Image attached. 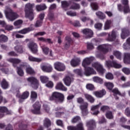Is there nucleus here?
<instances>
[{
	"instance_id": "nucleus-28",
	"label": "nucleus",
	"mask_w": 130,
	"mask_h": 130,
	"mask_svg": "<svg viewBox=\"0 0 130 130\" xmlns=\"http://www.w3.org/2000/svg\"><path fill=\"white\" fill-rule=\"evenodd\" d=\"M65 48L67 49L70 47L71 45V42H72V38L70 36H67L65 38Z\"/></svg>"
},
{
	"instance_id": "nucleus-41",
	"label": "nucleus",
	"mask_w": 130,
	"mask_h": 130,
	"mask_svg": "<svg viewBox=\"0 0 130 130\" xmlns=\"http://www.w3.org/2000/svg\"><path fill=\"white\" fill-rule=\"evenodd\" d=\"M111 23H112L111 20H107L104 26V29L108 30L110 29V25H111Z\"/></svg>"
},
{
	"instance_id": "nucleus-21",
	"label": "nucleus",
	"mask_w": 130,
	"mask_h": 130,
	"mask_svg": "<svg viewBox=\"0 0 130 130\" xmlns=\"http://www.w3.org/2000/svg\"><path fill=\"white\" fill-rule=\"evenodd\" d=\"M55 89L56 90H61V91H68V88L63 86V84L61 82H58L57 83L55 86Z\"/></svg>"
},
{
	"instance_id": "nucleus-62",
	"label": "nucleus",
	"mask_w": 130,
	"mask_h": 130,
	"mask_svg": "<svg viewBox=\"0 0 130 130\" xmlns=\"http://www.w3.org/2000/svg\"><path fill=\"white\" fill-rule=\"evenodd\" d=\"M46 34V32L44 31L39 32L35 34V36H43Z\"/></svg>"
},
{
	"instance_id": "nucleus-24",
	"label": "nucleus",
	"mask_w": 130,
	"mask_h": 130,
	"mask_svg": "<svg viewBox=\"0 0 130 130\" xmlns=\"http://www.w3.org/2000/svg\"><path fill=\"white\" fill-rule=\"evenodd\" d=\"M7 113V114H12V111H8V108L6 107L0 106V114H3L4 116V113Z\"/></svg>"
},
{
	"instance_id": "nucleus-13",
	"label": "nucleus",
	"mask_w": 130,
	"mask_h": 130,
	"mask_svg": "<svg viewBox=\"0 0 130 130\" xmlns=\"http://www.w3.org/2000/svg\"><path fill=\"white\" fill-rule=\"evenodd\" d=\"M28 48H29L30 50L32 52V53H36L37 52L38 46L37 44L35 42H31L27 44Z\"/></svg>"
},
{
	"instance_id": "nucleus-3",
	"label": "nucleus",
	"mask_w": 130,
	"mask_h": 130,
	"mask_svg": "<svg viewBox=\"0 0 130 130\" xmlns=\"http://www.w3.org/2000/svg\"><path fill=\"white\" fill-rule=\"evenodd\" d=\"M49 99L50 101L55 100L56 103H62L64 101V95L61 93L54 92Z\"/></svg>"
},
{
	"instance_id": "nucleus-2",
	"label": "nucleus",
	"mask_w": 130,
	"mask_h": 130,
	"mask_svg": "<svg viewBox=\"0 0 130 130\" xmlns=\"http://www.w3.org/2000/svg\"><path fill=\"white\" fill-rule=\"evenodd\" d=\"M77 102L79 104H82L79 106V108L82 115H83V116L87 115L88 113H89V111L88 110V106H89V104L88 103H84V99L82 98H77Z\"/></svg>"
},
{
	"instance_id": "nucleus-37",
	"label": "nucleus",
	"mask_w": 130,
	"mask_h": 130,
	"mask_svg": "<svg viewBox=\"0 0 130 130\" xmlns=\"http://www.w3.org/2000/svg\"><path fill=\"white\" fill-rule=\"evenodd\" d=\"M61 8H62V9H63V10H64L65 11H67V8H68V7H69V6H70V2L64 1H62L61 2Z\"/></svg>"
},
{
	"instance_id": "nucleus-64",
	"label": "nucleus",
	"mask_w": 130,
	"mask_h": 130,
	"mask_svg": "<svg viewBox=\"0 0 130 130\" xmlns=\"http://www.w3.org/2000/svg\"><path fill=\"white\" fill-rule=\"evenodd\" d=\"M44 109L46 112H47L48 113L49 112V107L47 106V105H43Z\"/></svg>"
},
{
	"instance_id": "nucleus-55",
	"label": "nucleus",
	"mask_w": 130,
	"mask_h": 130,
	"mask_svg": "<svg viewBox=\"0 0 130 130\" xmlns=\"http://www.w3.org/2000/svg\"><path fill=\"white\" fill-rule=\"evenodd\" d=\"M22 24H23V20H18L14 23V26L16 27H17V26H20Z\"/></svg>"
},
{
	"instance_id": "nucleus-4",
	"label": "nucleus",
	"mask_w": 130,
	"mask_h": 130,
	"mask_svg": "<svg viewBox=\"0 0 130 130\" xmlns=\"http://www.w3.org/2000/svg\"><path fill=\"white\" fill-rule=\"evenodd\" d=\"M34 5L30 3H27L25 5V17L28 18L30 21L34 19V14L33 13V7Z\"/></svg>"
},
{
	"instance_id": "nucleus-12",
	"label": "nucleus",
	"mask_w": 130,
	"mask_h": 130,
	"mask_svg": "<svg viewBox=\"0 0 130 130\" xmlns=\"http://www.w3.org/2000/svg\"><path fill=\"white\" fill-rule=\"evenodd\" d=\"M16 96L19 97V102L21 103V102H23V101H24L25 99H27V98L29 97V92L25 91L21 95H20V92L19 91H17Z\"/></svg>"
},
{
	"instance_id": "nucleus-49",
	"label": "nucleus",
	"mask_w": 130,
	"mask_h": 130,
	"mask_svg": "<svg viewBox=\"0 0 130 130\" xmlns=\"http://www.w3.org/2000/svg\"><path fill=\"white\" fill-rule=\"evenodd\" d=\"M114 78L113 74L111 73L106 74V79H107V80H113Z\"/></svg>"
},
{
	"instance_id": "nucleus-29",
	"label": "nucleus",
	"mask_w": 130,
	"mask_h": 130,
	"mask_svg": "<svg viewBox=\"0 0 130 130\" xmlns=\"http://www.w3.org/2000/svg\"><path fill=\"white\" fill-rule=\"evenodd\" d=\"M116 38V32L114 31H112L111 34H109V37L108 38V41H114Z\"/></svg>"
},
{
	"instance_id": "nucleus-18",
	"label": "nucleus",
	"mask_w": 130,
	"mask_h": 130,
	"mask_svg": "<svg viewBox=\"0 0 130 130\" xmlns=\"http://www.w3.org/2000/svg\"><path fill=\"white\" fill-rule=\"evenodd\" d=\"M63 81L66 86H71V83L74 81L73 77H71L69 76H66L63 79Z\"/></svg>"
},
{
	"instance_id": "nucleus-6",
	"label": "nucleus",
	"mask_w": 130,
	"mask_h": 130,
	"mask_svg": "<svg viewBox=\"0 0 130 130\" xmlns=\"http://www.w3.org/2000/svg\"><path fill=\"white\" fill-rule=\"evenodd\" d=\"M22 69H26V72L27 74H29V75H33V74L35 73L34 70H33L30 66L22 65L20 66V68L17 67V72L19 76H20V77H23V76H24V72H23Z\"/></svg>"
},
{
	"instance_id": "nucleus-9",
	"label": "nucleus",
	"mask_w": 130,
	"mask_h": 130,
	"mask_svg": "<svg viewBox=\"0 0 130 130\" xmlns=\"http://www.w3.org/2000/svg\"><path fill=\"white\" fill-rule=\"evenodd\" d=\"M54 67L55 70L58 71V72H63L66 70V66L64 64L60 62H56L54 63Z\"/></svg>"
},
{
	"instance_id": "nucleus-22",
	"label": "nucleus",
	"mask_w": 130,
	"mask_h": 130,
	"mask_svg": "<svg viewBox=\"0 0 130 130\" xmlns=\"http://www.w3.org/2000/svg\"><path fill=\"white\" fill-rule=\"evenodd\" d=\"M86 126L88 127V130H93L95 127V121L91 120L86 122Z\"/></svg>"
},
{
	"instance_id": "nucleus-53",
	"label": "nucleus",
	"mask_w": 130,
	"mask_h": 130,
	"mask_svg": "<svg viewBox=\"0 0 130 130\" xmlns=\"http://www.w3.org/2000/svg\"><path fill=\"white\" fill-rule=\"evenodd\" d=\"M15 50H16V51H17V52H19V53H23V49L20 46H17L16 47H15Z\"/></svg>"
},
{
	"instance_id": "nucleus-44",
	"label": "nucleus",
	"mask_w": 130,
	"mask_h": 130,
	"mask_svg": "<svg viewBox=\"0 0 130 130\" xmlns=\"http://www.w3.org/2000/svg\"><path fill=\"white\" fill-rule=\"evenodd\" d=\"M49 78L47 76H42L40 77V80L43 83H45L48 82Z\"/></svg>"
},
{
	"instance_id": "nucleus-47",
	"label": "nucleus",
	"mask_w": 130,
	"mask_h": 130,
	"mask_svg": "<svg viewBox=\"0 0 130 130\" xmlns=\"http://www.w3.org/2000/svg\"><path fill=\"white\" fill-rule=\"evenodd\" d=\"M96 15L100 19H105V15L100 11L96 12Z\"/></svg>"
},
{
	"instance_id": "nucleus-39",
	"label": "nucleus",
	"mask_w": 130,
	"mask_h": 130,
	"mask_svg": "<svg viewBox=\"0 0 130 130\" xmlns=\"http://www.w3.org/2000/svg\"><path fill=\"white\" fill-rule=\"evenodd\" d=\"M44 125L46 127H49V126H50V125H51V122L50 121V120L47 118H45L44 120Z\"/></svg>"
},
{
	"instance_id": "nucleus-15",
	"label": "nucleus",
	"mask_w": 130,
	"mask_h": 130,
	"mask_svg": "<svg viewBox=\"0 0 130 130\" xmlns=\"http://www.w3.org/2000/svg\"><path fill=\"white\" fill-rule=\"evenodd\" d=\"M82 33L85 35L86 38H91L93 36V31L89 28H85L82 30Z\"/></svg>"
},
{
	"instance_id": "nucleus-1",
	"label": "nucleus",
	"mask_w": 130,
	"mask_h": 130,
	"mask_svg": "<svg viewBox=\"0 0 130 130\" xmlns=\"http://www.w3.org/2000/svg\"><path fill=\"white\" fill-rule=\"evenodd\" d=\"M95 58L93 56L86 57L83 59L82 62V66L85 69L84 75L87 76H91V75H96L97 73L95 70L91 67H88V66L91 64V62L94 60Z\"/></svg>"
},
{
	"instance_id": "nucleus-19",
	"label": "nucleus",
	"mask_w": 130,
	"mask_h": 130,
	"mask_svg": "<svg viewBox=\"0 0 130 130\" xmlns=\"http://www.w3.org/2000/svg\"><path fill=\"white\" fill-rule=\"evenodd\" d=\"M8 61L11 62V63L13 64V67L16 68V67H17V64L20 63L21 60L18 58H10L8 59Z\"/></svg>"
},
{
	"instance_id": "nucleus-51",
	"label": "nucleus",
	"mask_w": 130,
	"mask_h": 130,
	"mask_svg": "<svg viewBox=\"0 0 130 130\" xmlns=\"http://www.w3.org/2000/svg\"><path fill=\"white\" fill-rule=\"evenodd\" d=\"M90 6L92 10L96 11V10H98V4L96 3H92L90 4Z\"/></svg>"
},
{
	"instance_id": "nucleus-46",
	"label": "nucleus",
	"mask_w": 130,
	"mask_h": 130,
	"mask_svg": "<svg viewBox=\"0 0 130 130\" xmlns=\"http://www.w3.org/2000/svg\"><path fill=\"white\" fill-rule=\"evenodd\" d=\"M81 117L79 116H76L72 119V122L73 123H76V122H78V121H80Z\"/></svg>"
},
{
	"instance_id": "nucleus-56",
	"label": "nucleus",
	"mask_w": 130,
	"mask_h": 130,
	"mask_svg": "<svg viewBox=\"0 0 130 130\" xmlns=\"http://www.w3.org/2000/svg\"><path fill=\"white\" fill-rule=\"evenodd\" d=\"M67 15H68V16H71V17H76V16H77V13L72 11H68L67 12Z\"/></svg>"
},
{
	"instance_id": "nucleus-7",
	"label": "nucleus",
	"mask_w": 130,
	"mask_h": 130,
	"mask_svg": "<svg viewBox=\"0 0 130 130\" xmlns=\"http://www.w3.org/2000/svg\"><path fill=\"white\" fill-rule=\"evenodd\" d=\"M91 66L92 68L96 70L98 73H99V74L102 76L106 73V70L103 68V66L98 62L92 63Z\"/></svg>"
},
{
	"instance_id": "nucleus-5",
	"label": "nucleus",
	"mask_w": 130,
	"mask_h": 130,
	"mask_svg": "<svg viewBox=\"0 0 130 130\" xmlns=\"http://www.w3.org/2000/svg\"><path fill=\"white\" fill-rule=\"evenodd\" d=\"M5 16L7 19H9L10 21H14L16 20L19 15L17 13L13 12V10L10 8V7H7L6 10L4 11Z\"/></svg>"
},
{
	"instance_id": "nucleus-27",
	"label": "nucleus",
	"mask_w": 130,
	"mask_h": 130,
	"mask_svg": "<svg viewBox=\"0 0 130 130\" xmlns=\"http://www.w3.org/2000/svg\"><path fill=\"white\" fill-rule=\"evenodd\" d=\"M98 49L101 51H103L105 53L108 52V46L107 45H102L98 47Z\"/></svg>"
},
{
	"instance_id": "nucleus-20",
	"label": "nucleus",
	"mask_w": 130,
	"mask_h": 130,
	"mask_svg": "<svg viewBox=\"0 0 130 130\" xmlns=\"http://www.w3.org/2000/svg\"><path fill=\"white\" fill-rule=\"evenodd\" d=\"M41 69L43 72H46V73H51L52 72V66L49 64L45 66H42L41 67Z\"/></svg>"
},
{
	"instance_id": "nucleus-48",
	"label": "nucleus",
	"mask_w": 130,
	"mask_h": 130,
	"mask_svg": "<svg viewBox=\"0 0 130 130\" xmlns=\"http://www.w3.org/2000/svg\"><path fill=\"white\" fill-rule=\"evenodd\" d=\"M114 55H115L118 59H121V53L120 52L115 51L114 52Z\"/></svg>"
},
{
	"instance_id": "nucleus-25",
	"label": "nucleus",
	"mask_w": 130,
	"mask_h": 130,
	"mask_svg": "<svg viewBox=\"0 0 130 130\" xmlns=\"http://www.w3.org/2000/svg\"><path fill=\"white\" fill-rule=\"evenodd\" d=\"M33 30H34V28L32 27H28L18 31V33H20V34H27V33H29V32L33 31Z\"/></svg>"
},
{
	"instance_id": "nucleus-40",
	"label": "nucleus",
	"mask_w": 130,
	"mask_h": 130,
	"mask_svg": "<svg viewBox=\"0 0 130 130\" xmlns=\"http://www.w3.org/2000/svg\"><path fill=\"white\" fill-rule=\"evenodd\" d=\"M1 85L3 89H8V88H9V83L6 81V79L3 80Z\"/></svg>"
},
{
	"instance_id": "nucleus-26",
	"label": "nucleus",
	"mask_w": 130,
	"mask_h": 130,
	"mask_svg": "<svg viewBox=\"0 0 130 130\" xmlns=\"http://www.w3.org/2000/svg\"><path fill=\"white\" fill-rule=\"evenodd\" d=\"M80 61L81 59H80L79 58H75L71 60V64L72 67H77V66H79Z\"/></svg>"
},
{
	"instance_id": "nucleus-30",
	"label": "nucleus",
	"mask_w": 130,
	"mask_h": 130,
	"mask_svg": "<svg viewBox=\"0 0 130 130\" xmlns=\"http://www.w3.org/2000/svg\"><path fill=\"white\" fill-rule=\"evenodd\" d=\"M80 20L82 21V22H83L85 23V22H89V23H90V25H93V22L92 19H90V18L87 17L85 16H82L80 17Z\"/></svg>"
},
{
	"instance_id": "nucleus-32",
	"label": "nucleus",
	"mask_w": 130,
	"mask_h": 130,
	"mask_svg": "<svg viewBox=\"0 0 130 130\" xmlns=\"http://www.w3.org/2000/svg\"><path fill=\"white\" fill-rule=\"evenodd\" d=\"M84 97L89 102H90V103H94V101H95V99L92 95L88 94V93H85L84 94Z\"/></svg>"
},
{
	"instance_id": "nucleus-33",
	"label": "nucleus",
	"mask_w": 130,
	"mask_h": 130,
	"mask_svg": "<svg viewBox=\"0 0 130 130\" xmlns=\"http://www.w3.org/2000/svg\"><path fill=\"white\" fill-rule=\"evenodd\" d=\"M124 62L126 64L130 63V53H126L124 54Z\"/></svg>"
},
{
	"instance_id": "nucleus-60",
	"label": "nucleus",
	"mask_w": 130,
	"mask_h": 130,
	"mask_svg": "<svg viewBox=\"0 0 130 130\" xmlns=\"http://www.w3.org/2000/svg\"><path fill=\"white\" fill-rule=\"evenodd\" d=\"M100 105H101V103H100L99 105H95V106H92L91 107V111H95V110H96V109H98V108H99Z\"/></svg>"
},
{
	"instance_id": "nucleus-57",
	"label": "nucleus",
	"mask_w": 130,
	"mask_h": 130,
	"mask_svg": "<svg viewBox=\"0 0 130 130\" xmlns=\"http://www.w3.org/2000/svg\"><path fill=\"white\" fill-rule=\"evenodd\" d=\"M106 116L109 119H112V118H113V115H112V113L111 112H108L106 114Z\"/></svg>"
},
{
	"instance_id": "nucleus-50",
	"label": "nucleus",
	"mask_w": 130,
	"mask_h": 130,
	"mask_svg": "<svg viewBox=\"0 0 130 130\" xmlns=\"http://www.w3.org/2000/svg\"><path fill=\"white\" fill-rule=\"evenodd\" d=\"M113 93H114V96L115 97V99H118V98H116V96H115V95H119V96H120V95H121L120 94V92H119V91L118 90V89L117 88H115L112 90Z\"/></svg>"
},
{
	"instance_id": "nucleus-10",
	"label": "nucleus",
	"mask_w": 130,
	"mask_h": 130,
	"mask_svg": "<svg viewBox=\"0 0 130 130\" xmlns=\"http://www.w3.org/2000/svg\"><path fill=\"white\" fill-rule=\"evenodd\" d=\"M105 65L107 68H111V67H113L115 69H120L122 67L120 64H118L115 61H113L112 62H111L110 61H107L105 63Z\"/></svg>"
},
{
	"instance_id": "nucleus-61",
	"label": "nucleus",
	"mask_w": 130,
	"mask_h": 130,
	"mask_svg": "<svg viewBox=\"0 0 130 130\" xmlns=\"http://www.w3.org/2000/svg\"><path fill=\"white\" fill-rule=\"evenodd\" d=\"M128 45H130V38L127 40V44H123V48H124V49H127V46H128Z\"/></svg>"
},
{
	"instance_id": "nucleus-36",
	"label": "nucleus",
	"mask_w": 130,
	"mask_h": 130,
	"mask_svg": "<svg viewBox=\"0 0 130 130\" xmlns=\"http://www.w3.org/2000/svg\"><path fill=\"white\" fill-rule=\"evenodd\" d=\"M36 10L38 12H40V11H43L44 10H46L47 7L45 4H43L42 5H37L36 6Z\"/></svg>"
},
{
	"instance_id": "nucleus-52",
	"label": "nucleus",
	"mask_w": 130,
	"mask_h": 130,
	"mask_svg": "<svg viewBox=\"0 0 130 130\" xmlns=\"http://www.w3.org/2000/svg\"><path fill=\"white\" fill-rule=\"evenodd\" d=\"M30 97L32 100H34L35 99H36V98H37V93L35 91H31Z\"/></svg>"
},
{
	"instance_id": "nucleus-54",
	"label": "nucleus",
	"mask_w": 130,
	"mask_h": 130,
	"mask_svg": "<svg viewBox=\"0 0 130 130\" xmlns=\"http://www.w3.org/2000/svg\"><path fill=\"white\" fill-rule=\"evenodd\" d=\"M122 71L125 75H129L130 74V69L128 68H124L122 69Z\"/></svg>"
},
{
	"instance_id": "nucleus-8",
	"label": "nucleus",
	"mask_w": 130,
	"mask_h": 130,
	"mask_svg": "<svg viewBox=\"0 0 130 130\" xmlns=\"http://www.w3.org/2000/svg\"><path fill=\"white\" fill-rule=\"evenodd\" d=\"M34 109L31 110V112L34 114H40L41 113V104L39 102H36L33 105Z\"/></svg>"
},
{
	"instance_id": "nucleus-14",
	"label": "nucleus",
	"mask_w": 130,
	"mask_h": 130,
	"mask_svg": "<svg viewBox=\"0 0 130 130\" xmlns=\"http://www.w3.org/2000/svg\"><path fill=\"white\" fill-rule=\"evenodd\" d=\"M67 128L68 130H84V124H83V122H80L77 125L76 127L74 126H69Z\"/></svg>"
},
{
	"instance_id": "nucleus-16",
	"label": "nucleus",
	"mask_w": 130,
	"mask_h": 130,
	"mask_svg": "<svg viewBox=\"0 0 130 130\" xmlns=\"http://www.w3.org/2000/svg\"><path fill=\"white\" fill-rule=\"evenodd\" d=\"M121 3L125 6L124 7V13L125 14L129 13L130 9L129 7L128 6V0H121Z\"/></svg>"
},
{
	"instance_id": "nucleus-31",
	"label": "nucleus",
	"mask_w": 130,
	"mask_h": 130,
	"mask_svg": "<svg viewBox=\"0 0 130 130\" xmlns=\"http://www.w3.org/2000/svg\"><path fill=\"white\" fill-rule=\"evenodd\" d=\"M92 81L94 83L99 84H103V79L98 76H94L92 78Z\"/></svg>"
},
{
	"instance_id": "nucleus-63",
	"label": "nucleus",
	"mask_w": 130,
	"mask_h": 130,
	"mask_svg": "<svg viewBox=\"0 0 130 130\" xmlns=\"http://www.w3.org/2000/svg\"><path fill=\"white\" fill-rule=\"evenodd\" d=\"M46 86L48 87V88H52V87H53V82L49 81L48 83L46 84Z\"/></svg>"
},
{
	"instance_id": "nucleus-23",
	"label": "nucleus",
	"mask_w": 130,
	"mask_h": 130,
	"mask_svg": "<svg viewBox=\"0 0 130 130\" xmlns=\"http://www.w3.org/2000/svg\"><path fill=\"white\" fill-rule=\"evenodd\" d=\"M41 48L42 49L43 52L44 54L47 55L50 52V56H53L52 55V51L49 50V48L46 47L45 45L41 46Z\"/></svg>"
},
{
	"instance_id": "nucleus-34",
	"label": "nucleus",
	"mask_w": 130,
	"mask_h": 130,
	"mask_svg": "<svg viewBox=\"0 0 130 130\" xmlns=\"http://www.w3.org/2000/svg\"><path fill=\"white\" fill-rule=\"evenodd\" d=\"M98 41H97V40H96V39H94L92 40V43H87V49H93V44H94V45H97V43H98Z\"/></svg>"
},
{
	"instance_id": "nucleus-45",
	"label": "nucleus",
	"mask_w": 130,
	"mask_h": 130,
	"mask_svg": "<svg viewBox=\"0 0 130 130\" xmlns=\"http://www.w3.org/2000/svg\"><path fill=\"white\" fill-rule=\"evenodd\" d=\"M80 8V5L76 3H74L70 7V9H71L72 10H79Z\"/></svg>"
},
{
	"instance_id": "nucleus-59",
	"label": "nucleus",
	"mask_w": 130,
	"mask_h": 130,
	"mask_svg": "<svg viewBox=\"0 0 130 130\" xmlns=\"http://www.w3.org/2000/svg\"><path fill=\"white\" fill-rule=\"evenodd\" d=\"M102 23H96L94 25V28L98 30H101L102 28Z\"/></svg>"
},
{
	"instance_id": "nucleus-43",
	"label": "nucleus",
	"mask_w": 130,
	"mask_h": 130,
	"mask_svg": "<svg viewBox=\"0 0 130 130\" xmlns=\"http://www.w3.org/2000/svg\"><path fill=\"white\" fill-rule=\"evenodd\" d=\"M8 40H9L8 37L3 35L0 36V43L2 42H7Z\"/></svg>"
},
{
	"instance_id": "nucleus-35",
	"label": "nucleus",
	"mask_w": 130,
	"mask_h": 130,
	"mask_svg": "<svg viewBox=\"0 0 130 130\" xmlns=\"http://www.w3.org/2000/svg\"><path fill=\"white\" fill-rule=\"evenodd\" d=\"M28 60H29V61H35L36 62H41V61H42V59L34 57L32 56H28Z\"/></svg>"
},
{
	"instance_id": "nucleus-17",
	"label": "nucleus",
	"mask_w": 130,
	"mask_h": 130,
	"mask_svg": "<svg viewBox=\"0 0 130 130\" xmlns=\"http://www.w3.org/2000/svg\"><path fill=\"white\" fill-rule=\"evenodd\" d=\"M106 94V91L105 89H102L99 91H94L93 94L96 98H102L104 95Z\"/></svg>"
},
{
	"instance_id": "nucleus-11",
	"label": "nucleus",
	"mask_w": 130,
	"mask_h": 130,
	"mask_svg": "<svg viewBox=\"0 0 130 130\" xmlns=\"http://www.w3.org/2000/svg\"><path fill=\"white\" fill-rule=\"evenodd\" d=\"M27 81L29 82L31 84V86L34 89H37L39 84L38 83V80L34 77H29L27 79Z\"/></svg>"
},
{
	"instance_id": "nucleus-38",
	"label": "nucleus",
	"mask_w": 130,
	"mask_h": 130,
	"mask_svg": "<svg viewBox=\"0 0 130 130\" xmlns=\"http://www.w3.org/2000/svg\"><path fill=\"white\" fill-rule=\"evenodd\" d=\"M128 35V31L125 29H122L121 34V38L122 39H125V38Z\"/></svg>"
},
{
	"instance_id": "nucleus-58",
	"label": "nucleus",
	"mask_w": 130,
	"mask_h": 130,
	"mask_svg": "<svg viewBox=\"0 0 130 130\" xmlns=\"http://www.w3.org/2000/svg\"><path fill=\"white\" fill-rule=\"evenodd\" d=\"M86 89H88V90H94V85L92 84H87L86 86Z\"/></svg>"
},
{
	"instance_id": "nucleus-42",
	"label": "nucleus",
	"mask_w": 130,
	"mask_h": 130,
	"mask_svg": "<svg viewBox=\"0 0 130 130\" xmlns=\"http://www.w3.org/2000/svg\"><path fill=\"white\" fill-rule=\"evenodd\" d=\"M104 85L109 90H112V88L114 87V85L111 82H105Z\"/></svg>"
}]
</instances>
